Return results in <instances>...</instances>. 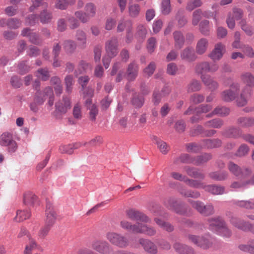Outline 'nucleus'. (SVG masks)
Returning a JSON list of instances; mask_svg holds the SVG:
<instances>
[{
	"label": "nucleus",
	"mask_w": 254,
	"mask_h": 254,
	"mask_svg": "<svg viewBox=\"0 0 254 254\" xmlns=\"http://www.w3.org/2000/svg\"><path fill=\"white\" fill-rule=\"evenodd\" d=\"M121 226L122 228L127 230H130L134 233H140L149 236H153L156 233L155 229L152 227L140 223H137L134 225L126 221L123 220L121 222Z\"/></svg>",
	"instance_id": "nucleus-1"
},
{
	"label": "nucleus",
	"mask_w": 254,
	"mask_h": 254,
	"mask_svg": "<svg viewBox=\"0 0 254 254\" xmlns=\"http://www.w3.org/2000/svg\"><path fill=\"white\" fill-rule=\"evenodd\" d=\"M188 239L190 243L203 250H207L212 247L214 239L208 234L201 236L189 234Z\"/></svg>",
	"instance_id": "nucleus-2"
},
{
	"label": "nucleus",
	"mask_w": 254,
	"mask_h": 254,
	"mask_svg": "<svg viewBox=\"0 0 254 254\" xmlns=\"http://www.w3.org/2000/svg\"><path fill=\"white\" fill-rule=\"evenodd\" d=\"M0 146L6 147L7 152L10 154L16 152L18 148L12 133L8 131L4 132L0 135Z\"/></svg>",
	"instance_id": "nucleus-3"
},
{
	"label": "nucleus",
	"mask_w": 254,
	"mask_h": 254,
	"mask_svg": "<svg viewBox=\"0 0 254 254\" xmlns=\"http://www.w3.org/2000/svg\"><path fill=\"white\" fill-rule=\"evenodd\" d=\"M193 208H195L200 214L205 216L213 215L215 213L214 206L212 203H204L200 201L189 200Z\"/></svg>",
	"instance_id": "nucleus-4"
},
{
	"label": "nucleus",
	"mask_w": 254,
	"mask_h": 254,
	"mask_svg": "<svg viewBox=\"0 0 254 254\" xmlns=\"http://www.w3.org/2000/svg\"><path fill=\"white\" fill-rule=\"evenodd\" d=\"M106 238L111 243L119 248H124L128 245L127 238L121 234L110 232L107 233Z\"/></svg>",
	"instance_id": "nucleus-5"
},
{
	"label": "nucleus",
	"mask_w": 254,
	"mask_h": 254,
	"mask_svg": "<svg viewBox=\"0 0 254 254\" xmlns=\"http://www.w3.org/2000/svg\"><path fill=\"white\" fill-rule=\"evenodd\" d=\"M58 214L53 204L50 201H47L44 222L47 226L53 227L58 219Z\"/></svg>",
	"instance_id": "nucleus-6"
},
{
	"label": "nucleus",
	"mask_w": 254,
	"mask_h": 254,
	"mask_svg": "<svg viewBox=\"0 0 254 254\" xmlns=\"http://www.w3.org/2000/svg\"><path fill=\"white\" fill-rule=\"evenodd\" d=\"M240 88V84L233 83L230 85V89L223 91L221 94V98L225 102H229L234 100L238 95Z\"/></svg>",
	"instance_id": "nucleus-7"
},
{
	"label": "nucleus",
	"mask_w": 254,
	"mask_h": 254,
	"mask_svg": "<svg viewBox=\"0 0 254 254\" xmlns=\"http://www.w3.org/2000/svg\"><path fill=\"white\" fill-rule=\"evenodd\" d=\"M219 69V65L215 63L210 64L207 62H203L197 64L195 67L196 73L198 74H204V72H215Z\"/></svg>",
	"instance_id": "nucleus-8"
},
{
	"label": "nucleus",
	"mask_w": 254,
	"mask_h": 254,
	"mask_svg": "<svg viewBox=\"0 0 254 254\" xmlns=\"http://www.w3.org/2000/svg\"><path fill=\"white\" fill-rule=\"evenodd\" d=\"M92 248L102 254H113V249L105 241L95 240L92 243Z\"/></svg>",
	"instance_id": "nucleus-9"
},
{
	"label": "nucleus",
	"mask_w": 254,
	"mask_h": 254,
	"mask_svg": "<svg viewBox=\"0 0 254 254\" xmlns=\"http://www.w3.org/2000/svg\"><path fill=\"white\" fill-rule=\"evenodd\" d=\"M118 39L113 37L106 41L105 43V50L108 56L115 57L118 53Z\"/></svg>",
	"instance_id": "nucleus-10"
},
{
	"label": "nucleus",
	"mask_w": 254,
	"mask_h": 254,
	"mask_svg": "<svg viewBox=\"0 0 254 254\" xmlns=\"http://www.w3.org/2000/svg\"><path fill=\"white\" fill-rule=\"evenodd\" d=\"M228 169L230 171L239 178H245L251 173V171L249 169H245L242 170L236 164L230 162L228 164Z\"/></svg>",
	"instance_id": "nucleus-11"
},
{
	"label": "nucleus",
	"mask_w": 254,
	"mask_h": 254,
	"mask_svg": "<svg viewBox=\"0 0 254 254\" xmlns=\"http://www.w3.org/2000/svg\"><path fill=\"white\" fill-rule=\"evenodd\" d=\"M231 224L235 227L245 232L249 231L251 223L236 216H232L230 219Z\"/></svg>",
	"instance_id": "nucleus-12"
},
{
	"label": "nucleus",
	"mask_w": 254,
	"mask_h": 254,
	"mask_svg": "<svg viewBox=\"0 0 254 254\" xmlns=\"http://www.w3.org/2000/svg\"><path fill=\"white\" fill-rule=\"evenodd\" d=\"M225 46L222 43L215 44L214 49L209 54V57L213 61L220 60L225 52Z\"/></svg>",
	"instance_id": "nucleus-13"
},
{
	"label": "nucleus",
	"mask_w": 254,
	"mask_h": 254,
	"mask_svg": "<svg viewBox=\"0 0 254 254\" xmlns=\"http://www.w3.org/2000/svg\"><path fill=\"white\" fill-rule=\"evenodd\" d=\"M209 229L216 233L226 224L224 220L219 216L210 218L207 220Z\"/></svg>",
	"instance_id": "nucleus-14"
},
{
	"label": "nucleus",
	"mask_w": 254,
	"mask_h": 254,
	"mask_svg": "<svg viewBox=\"0 0 254 254\" xmlns=\"http://www.w3.org/2000/svg\"><path fill=\"white\" fill-rule=\"evenodd\" d=\"M127 216L132 220H139L144 222H149L150 219L142 213L134 209H129L126 211Z\"/></svg>",
	"instance_id": "nucleus-15"
},
{
	"label": "nucleus",
	"mask_w": 254,
	"mask_h": 254,
	"mask_svg": "<svg viewBox=\"0 0 254 254\" xmlns=\"http://www.w3.org/2000/svg\"><path fill=\"white\" fill-rule=\"evenodd\" d=\"M139 242L147 253L150 254H156L157 253V246L150 240L142 238L139 239Z\"/></svg>",
	"instance_id": "nucleus-16"
},
{
	"label": "nucleus",
	"mask_w": 254,
	"mask_h": 254,
	"mask_svg": "<svg viewBox=\"0 0 254 254\" xmlns=\"http://www.w3.org/2000/svg\"><path fill=\"white\" fill-rule=\"evenodd\" d=\"M252 87H249L247 85L243 89L240 97L237 100V104L239 106H244L247 103V98L251 97L253 94V90Z\"/></svg>",
	"instance_id": "nucleus-17"
},
{
	"label": "nucleus",
	"mask_w": 254,
	"mask_h": 254,
	"mask_svg": "<svg viewBox=\"0 0 254 254\" xmlns=\"http://www.w3.org/2000/svg\"><path fill=\"white\" fill-rule=\"evenodd\" d=\"M165 206L169 209L174 210L179 214H186V212L182 209V206L179 205L175 199L170 198L167 199L164 202Z\"/></svg>",
	"instance_id": "nucleus-18"
},
{
	"label": "nucleus",
	"mask_w": 254,
	"mask_h": 254,
	"mask_svg": "<svg viewBox=\"0 0 254 254\" xmlns=\"http://www.w3.org/2000/svg\"><path fill=\"white\" fill-rule=\"evenodd\" d=\"M55 106L58 112L64 114L71 107L70 100L66 96H64L63 100L56 103Z\"/></svg>",
	"instance_id": "nucleus-19"
},
{
	"label": "nucleus",
	"mask_w": 254,
	"mask_h": 254,
	"mask_svg": "<svg viewBox=\"0 0 254 254\" xmlns=\"http://www.w3.org/2000/svg\"><path fill=\"white\" fill-rule=\"evenodd\" d=\"M200 78L203 84L207 86L211 91L216 90L218 86V83L214 80L209 74H202Z\"/></svg>",
	"instance_id": "nucleus-20"
},
{
	"label": "nucleus",
	"mask_w": 254,
	"mask_h": 254,
	"mask_svg": "<svg viewBox=\"0 0 254 254\" xmlns=\"http://www.w3.org/2000/svg\"><path fill=\"white\" fill-rule=\"evenodd\" d=\"M180 57L182 60L191 62L195 61L196 56L193 49L191 47H187L181 53Z\"/></svg>",
	"instance_id": "nucleus-21"
},
{
	"label": "nucleus",
	"mask_w": 254,
	"mask_h": 254,
	"mask_svg": "<svg viewBox=\"0 0 254 254\" xmlns=\"http://www.w3.org/2000/svg\"><path fill=\"white\" fill-rule=\"evenodd\" d=\"M173 247L175 250L179 254H195L192 248L179 243L174 244Z\"/></svg>",
	"instance_id": "nucleus-22"
},
{
	"label": "nucleus",
	"mask_w": 254,
	"mask_h": 254,
	"mask_svg": "<svg viewBox=\"0 0 254 254\" xmlns=\"http://www.w3.org/2000/svg\"><path fill=\"white\" fill-rule=\"evenodd\" d=\"M75 39L78 46L81 48H84L87 45V36L85 32L81 29L76 30L75 34Z\"/></svg>",
	"instance_id": "nucleus-23"
},
{
	"label": "nucleus",
	"mask_w": 254,
	"mask_h": 254,
	"mask_svg": "<svg viewBox=\"0 0 254 254\" xmlns=\"http://www.w3.org/2000/svg\"><path fill=\"white\" fill-rule=\"evenodd\" d=\"M152 140L156 144L158 149L163 154H166L169 151V146L167 143L155 135L152 136Z\"/></svg>",
	"instance_id": "nucleus-24"
},
{
	"label": "nucleus",
	"mask_w": 254,
	"mask_h": 254,
	"mask_svg": "<svg viewBox=\"0 0 254 254\" xmlns=\"http://www.w3.org/2000/svg\"><path fill=\"white\" fill-rule=\"evenodd\" d=\"M138 67L134 62L131 63L127 69V78L129 81H132L135 79L138 73Z\"/></svg>",
	"instance_id": "nucleus-25"
},
{
	"label": "nucleus",
	"mask_w": 254,
	"mask_h": 254,
	"mask_svg": "<svg viewBox=\"0 0 254 254\" xmlns=\"http://www.w3.org/2000/svg\"><path fill=\"white\" fill-rule=\"evenodd\" d=\"M204 189L214 195H221L225 193V187L218 185H207L205 186Z\"/></svg>",
	"instance_id": "nucleus-26"
},
{
	"label": "nucleus",
	"mask_w": 254,
	"mask_h": 254,
	"mask_svg": "<svg viewBox=\"0 0 254 254\" xmlns=\"http://www.w3.org/2000/svg\"><path fill=\"white\" fill-rule=\"evenodd\" d=\"M242 81L249 87H254V75L250 72H245L241 75Z\"/></svg>",
	"instance_id": "nucleus-27"
},
{
	"label": "nucleus",
	"mask_w": 254,
	"mask_h": 254,
	"mask_svg": "<svg viewBox=\"0 0 254 254\" xmlns=\"http://www.w3.org/2000/svg\"><path fill=\"white\" fill-rule=\"evenodd\" d=\"M132 23L131 20H121L117 27L118 32H122L126 29L127 33H130L132 31Z\"/></svg>",
	"instance_id": "nucleus-28"
},
{
	"label": "nucleus",
	"mask_w": 254,
	"mask_h": 254,
	"mask_svg": "<svg viewBox=\"0 0 254 254\" xmlns=\"http://www.w3.org/2000/svg\"><path fill=\"white\" fill-rule=\"evenodd\" d=\"M202 146L204 148H214L220 147L222 144V141L218 138L213 139H204L202 140Z\"/></svg>",
	"instance_id": "nucleus-29"
},
{
	"label": "nucleus",
	"mask_w": 254,
	"mask_h": 254,
	"mask_svg": "<svg viewBox=\"0 0 254 254\" xmlns=\"http://www.w3.org/2000/svg\"><path fill=\"white\" fill-rule=\"evenodd\" d=\"M179 192L182 196L186 197L197 198L200 196V194L198 191L187 189L185 188H180L179 190Z\"/></svg>",
	"instance_id": "nucleus-30"
},
{
	"label": "nucleus",
	"mask_w": 254,
	"mask_h": 254,
	"mask_svg": "<svg viewBox=\"0 0 254 254\" xmlns=\"http://www.w3.org/2000/svg\"><path fill=\"white\" fill-rule=\"evenodd\" d=\"M81 145L80 143L61 145L59 148L60 151L62 153L71 154L73 152L74 149L78 148Z\"/></svg>",
	"instance_id": "nucleus-31"
},
{
	"label": "nucleus",
	"mask_w": 254,
	"mask_h": 254,
	"mask_svg": "<svg viewBox=\"0 0 254 254\" xmlns=\"http://www.w3.org/2000/svg\"><path fill=\"white\" fill-rule=\"evenodd\" d=\"M208 45V41L205 38L200 39L197 43L196 46V52L199 55L204 54L207 50Z\"/></svg>",
	"instance_id": "nucleus-32"
},
{
	"label": "nucleus",
	"mask_w": 254,
	"mask_h": 254,
	"mask_svg": "<svg viewBox=\"0 0 254 254\" xmlns=\"http://www.w3.org/2000/svg\"><path fill=\"white\" fill-rule=\"evenodd\" d=\"M173 36L175 41V47L177 49H181L185 42V38L181 32L175 31L173 33Z\"/></svg>",
	"instance_id": "nucleus-33"
},
{
	"label": "nucleus",
	"mask_w": 254,
	"mask_h": 254,
	"mask_svg": "<svg viewBox=\"0 0 254 254\" xmlns=\"http://www.w3.org/2000/svg\"><path fill=\"white\" fill-rule=\"evenodd\" d=\"M212 158V155L209 153H204L200 156H198L193 158V164L199 166L201 165Z\"/></svg>",
	"instance_id": "nucleus-34"
},
{
	"label": "nucleus",
	"mask_w": 254,
	"mask_h": 254,
	"mask_svg": "<svg viewBox=\"0 0 254 254\" xmlns=\"http://www.w3.org/2000/svg\"><path fill=\"white\" fill-rule=\"evenodd\" d=\"M230 113L229 109L224 107H217L213 111V112L207 114L206 117L207 118H211L213 115H216L221 116H227Z\"/></svg>",
	"instance_id": "nucleus-35"
},
{
	"label": "nucleus",
	"mask_w": 254,
	"mask_h": 254,
	"mask_svg": "<svg viewBox=\"0 0 254 254\" xmlns=\"http://www.w3.org/2000/svg\"><path fill=\"white\" fill-rule=\"evenodd\" d=\"M31 216V212L29 210H18L14 219L16 222H21L29 218Z\"/></svg>",
	"instance_id": "nucleus-36"
},
{
	"label": "nucleus",
	"mask_w": 254,
	"mask_h": 254,
	"mask_svg": "<svg viewBox=\"0 0 254 254\" xmlns=\"http://www.w3.org/2000/svg\"><path fill=\"white\" fill-rule=\"evenodd\" d=\"M39 18L42 23H49L51 21L53 18L52 13L47 9H44L41 12L39 15Z\"/></svg>",
	"instance_id": "nucleus-37"
},
{
	"label": "nucleus",
	"mask_w": 254,
	"mask_h": 254,
	"mask_svg": "<svg viewBox=\"0 0 254 254\" xmlns=\"http://www.w3.org/2000/svg\"><path fill=\"white\" fill-rule=\"evenodd\" d=\"M185 170L187 174L191 177L202 180L204 178V175L196 168L188 167L185 168Z\"/></svg>",
	"instance_id": "nucleus-38"
},
{
	"label": "nucleus",
	"mask_w": 254,
	"mask_h": 254,
	"mask_svg": "<svg viewBox=\"0 0 254 254\" xmlns=\"http://www.w3.org/2000/svg\"><path fill=\"white\" fill-rule=\"evenodd\" d=\"M238 123L243 127H250L254 126V118L241 117L238 119Z\"/></svg>",
	"instance_id": "nucleus-39"
},
{
	"label": "nucleus",
	"mask_w": 254,
	"mask_h": 254,
	"mask_svg": "<svg viewBox=\"0 0 254 254\" xmlns=\"http://www.w3.org/2000/svg\"><path fill=\"white\" fill-rule=\"evenodd\" d=\"M154 220L157 225L163 229L168 232H172L173 231L174 227L171 224L164 221L161 218L155 217Z\"/></svg>",
	"instance_id": "nucleus-40"
},
{
	"label": "nucleus",
	"mask_w": 254,
	"mask_h": 254,
	"mask_svg": "<svg viewBox=\"0 0 254 254\" xmlns=\"http://www.w3.org/2000/svg\"><path fill=\"white\" fill-rule=\"evenodd\" d=\"M241 131L239 129L231 127L222 132V134L226 137L237 138L240 136Z\"/></svg>",
	"instance_id": "nucleus-41"
},
{
	"label": "nucleus",
	"mask_w": 254,
	"mask_h": 254,
	"mask_svg": "<svg viewBox=\"0 0 254 254\" xmlns=\"http://www.w3.org/2000/svg\"><path fill=\"white\" fill-rule=\"evenodd\" d=\"M241 29L248 36H252L254 34V29L252 26L247 23L246 20L242 19L239 22Z\"/></svg>",
	"instance_id": "nucleus-42"
},
{
	"label": "nucleus",
	"mask_w": 254,
	"mask_h": 254,
	"mask_svg": "<svg viewBox=\"0 0 254 254\" xmlns=\"http://www.w3.org/2000/svg\"><path fill=\"white\" fill-rule=\"evenodd\" d=\"M63 47L66 53H72L76 48V44L71 40H66L64 42Z\"/></svg>",
	"instance_id": "nucleus-43"
},
{
	"label": "nucleus",
	"mask_w": 254,
	"mask_h": 254,
	"mask_svg": "<svg viewBox=\"0 0 254 254\" xmlns=\"http://www.w3.org/2000/svg\"><path fill=\"white\" fill-rule=\"evenodd\" d=\"M209 176L213 180L220 181L224 180L227 178L228 173L226 171H217L210 173Z\"/></svg>",
	"instance_id": "nucleus-44"
},
{
	"label": "nucleus",
	"mask_w": 254,
	"mask_h": 254,
	"mask_svg": "<svg viewBox=\"0 0 254 254\" xmlns=\"http://www.w3.org/2000/svg\"><path fill=\"white\" fill-rule=\"evenodd\" d=\"M238 206L247 209H254V201L249 200H236L234 202Z\"/></svg>",
	"instance_id": "nucleus-45"
},
{
	"label": "nucleus",
	"mask_w": 254,
	"mask_h": 254,
	"mask_svg": "<svg viewBox=\"0 0 254 254\" xmlns=\"http://www.w3.org/2000/svg\"><path fill=\"white\" fill-rule=\"evenodd\" d=\"M84 10L85 13L90 18L95 16L96 13V7L92 2H88L86 4Z\"/></svg>",
	"instance_id": "nucleus-46"
},
{
	"label": "nucleus",
	"mask_w": 254,
	"mask_h": 254,
	"mask_svg": "<svg viewBox=\"0 0 254 254\" xmlns=\"http://www.w3.org/2000/svg\"><path fill=\"white\" fill-rule=\"evenodd\" d=\"M201 88L200 82L196 80H192L187 86L188 92L198 91Z\"/></svg>",
	"instance_id": "nucleus-47"
},
{
	"label": "nucleus",
	"mask_w": 254,
	"mask_h": 254,
	"mask_svg": "<svg viewBox=\"0 0 254 254\" xmlns=\"http://www.w3.org/2000/svg\"><path fill=\"white\" fill-rule=\"evenodd\" d=\"M206 127L219 128L223 125V121L220 119H215L205 123Z\"/></svg>",
	"instance_id": "nucleus-48"
},
{
	"label": "nucleus",
	"mask_w": 254,
	"mask_h": 254,
	"mask_svg": "<svg viewBox=\"0 0 254 254\" xmlns=\"http://www.w3.org/2000/svg\"><path fill=\"white\" fill-rule=\"evenodd\" d=\"M144 98L141 94H135L132 97V104L136 108H140L144 104Z\"/></svg>",
	"instance_id": "nucleus-49"
},
{
	"label": "nucleus",
	"mask_w": 254,
	"mask_h": 254,
	"mask_svg": "<svg viewBox=\"0 0 254 254\" xmlns=\"http://www.w3.org/2000/svg\"><path fill=\"white\" fill-rule=\"evenodd\" d=\"M187 150L189 152L197 153L200 151L203 146H202V142L201 141L200 144H196L195 143H191L187 145Z\"/></svg>",
	"instance_id": "nucleus-50"
},
{
	"label": "nucleus",
	"mask_w": 254,
	"mask_h": 254,
	"mask_svg": "<svg viewBox=\"0 0 254 254\" xmlns=\"http://www.w3.org/2000/svg\"><path fill=\"white\" fill-rule=\"evenodd\" d=\"M28 239L29 243L25 246V250L24 251V254H31L32 251L37 246V244L35 241L31 237L28 236Z\"/></svg>",
	"instance_id": "nucleus-51"
},
{
	"label": "nucleus",
	"mask_w": 254,
	"mask_h": 254,
	"mask_svg": "<svg viewBox=\"0 0 254 254\" xmlns=\"http://www.w3.org/2000/svg\"><path fill=\"white\" fill-rule=\"evenodd\" d=\"M37 200L36 196L33 193L28 192L24 195V203L27 205H33Z\"/></svg>",
	"instance_id": "nucleus-52"
},
{
	"label": "nucleus",
	"mask_w": 254,
	"mask_h": 254,
	"mask_svg": "<svg viewBox=\"0 0 254 254\" xmlns=\"http://www.w3.org/2000/svg\"><path fill=\"white\" fill-rule=\"evenodd\" d=\"M74 15L79 21L83 23L88 22L90 19L85 12L82 10L75 11L74 12Z\"/></svg>",
	"instance_id": "nucleus-53"
},
{
	"label": "nucleus",
	"mask_w": 254,
	"mask_h": 254,
	"mask_svg": "<svg viewBox=\"0 0 254 254\" xmlns=\"http://www.w3.org/2000/svg\"><path fill=\"white\" fill-rule=\"evenodd\" d=\"M140 10V6L137 4H133L128 7L129 15L131 17H137L139 13Z\"/></svg>",
	"instance_id": "nucleus-54"
},
{
	"label": "nucleus",
	"mask_w": 254,
	"mask_h": 254,
	"mask_svg": "<svg viewBox=\"0 0 254 254\" xmlns=\"http://www.w3.org/2000/svg\"><path fill=\"white\" fill-rule=\"evenodd\" d=\"M161 10L164 15L168 14L170 12L171 10L170 0H162Z\"/></svg>",
	"instance_id": "nucleus-55"
},
{
	"label": "nucleus",
	"mask_w": 254,
	"mask_h": 254,
	"mask_svg": "<svg viewBox=\"0 0 254 254\" xmlns=\"http://www.w3.org/2000/svg\"><path fill=\"white\" fill-rule=\"evenodd\" d=\"M202 4L201 0H189L186 6V9L189 11H191L197 7H200Z\"/></svg>",
	"instance_id": "nucleus-56"
},
{
	"label": "nucleus",
	"mask_w": 254,
	"mask_h": 254,
	"mask_svg": "<svg viewBox=\"0 0 254 254\" xmlns=\"http://www.w3.org/2000/svg\"><path fill=\"white\" fill-rule=\"evenodd\" d=\"M155 68V63L153 62H151L148 66L143 69L144 76L147 77L151 76L153 74Z\"/></svg>",
	"instance_id": "nucleus-57"
},
{
	"label": "nucleus",
	"mask_w": 254,
	"mask_h": 254,
	"mask_svg": "<svg viewBox=\"0 0 254 254\" xmlns=\"http://www.w3.org/2000/svg\"><path fill=\"white\" fill-rule=\"evenodd\" d=\"M188 185H189L190 187L194 188H203L204 189V187L205 186L204 185L203 183H201L200 181L194 180L192 179H190L188 178H187V180L185 182Z\"/></svg>",
	"instance_id": "nucleus-58"
},
{
	"label": "nucleus",
	"mask_w": 254,
	"mask_h": 254,
	"mask_svg": "<svg viewBox=\"0 0 254 254\" xmlns=\"http://www.w3.org/2000/svg\"><path fill=\"white\" fill-rule=\"evenodd\" d=\"M46 99L47 96H46L44 93V90L43 92L38 91L36 93L34 101H35L38 105H41L43 104Z\"/></svg>",
	"instance_id": "nucleus-59"
},
{
	"label": "nucleus",
	"mask_w": 254,
	"mask_h": 254,
	"mask_svg": "<svg viewBox=\"0 0 254 254\" xmlns=\"http://www.w3.org/2000/svg\"><path fill=\"white\" fill-rule=\"evenodd\" d=\"M181 162L183 163H192L193 164V158H191L190 156L187 154H184L181 155L179 158L175 160V163Z\"/></svg>",
	"instance_id": "nucleus-60"
},
{
	"label": "nucleus",
	"mask_w": 254,
	"mask_h": 254,
	"mask_svg": "<svg viewBox=\"0 0 254 254\" xmlns=\"http://www.w3.org/2000/svg\"><path fill=\"white\" fill-rule=\"evenodd\" d=\"M199 29L201 33L203 35H207L209 33L210 26L209 21L204 20L199 24Z\"/></svg>",
	"instance_id": "nucleus-61"
},
{
	"label": "nucleus",
	"mask_w": 254,
	"mask_h": 254,
	"mask_svg": "<svg viewBox=\"0 0 254 254\" xmlns=\"http://www.w3.org/2000/svg\"><path fill=\"white\" fill-rule=\"evenodd\" d=\"M21 25V22L18 19L11 18L7 20V26L10 29H17Z\"/></svg>",
	"instance_id": "nucleus-62"
},
{
	"label": "nucleus",
	"mask_w": 254,
	"mask_h": 254,
	"mask_svg": "<svg viewBox=\"0 0 254 254\" xmlns=\"http://www.w3.org/2000/svg\"><path fill=\"white\" fill-rule=\"evenodd\" d=\"M44 93H45L46 96H47V98H49L48 104L50 106H52L54 104V94L53 91L51 87H47L44 89Z\"/></svg>",
	"instance_id": "nucleus-63"
},
{
	"label": "nucleus",
	"mask_w": 254,
	"mask_h": 254,
	"mask_svg": "<svg viewBox=\"0 0 254 254\" xmlns=\"http://www.w3.org/2000/svg\"><path fill=\"white\" fill-rule=\"evenodd\" d=\"M212 108V106L211 105L208 104H203L198 106L195 109V113L201 114L206 113L210 111Z\"/></svg>",
	"instance_id": "nucleus-64"
}]
</instances>
